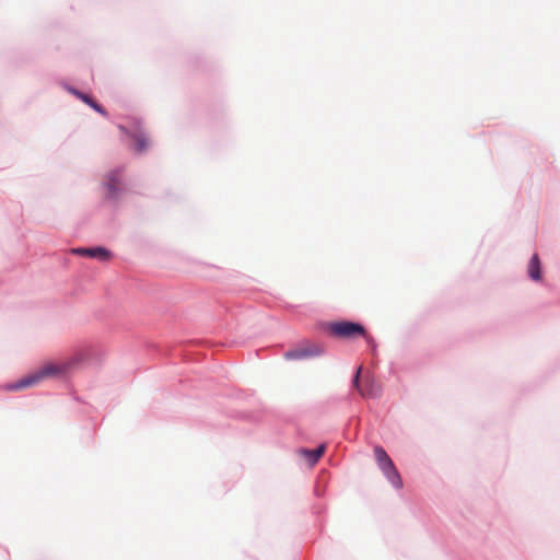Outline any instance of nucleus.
I'll use <instances>...</instances> for the list:
<instances>
[{"mask_svg": "<svg viewBox=\"0 0 560 560\" xmlns=\"http://www.w3.org/2000/svg\"><path fill=\"white\" fill-rule=\"evenodd\" d=\"M133 140L136 141V150L138 152H143L149 147V141L147 137L142 132H137L132 136Z\"/></svg>", "mask_w": 560, "mask_h": 560, "instance_id": "1a4fd4ad", "label": "nucleus"}, {"mask_svg": "<svg viewBox=\"0 0 560 560\" xmlns=\"http://www.w3.org/2000/svg\"><path fill=\"white\" fill-rule=\"evenodd\" d=\"M80 360V355H73L70 358L47 361L37 370L25 375L21 380L8 384L5 386V389L10 392L23 390L30 387H34L49 378L65 377L74 370V368L79 364Z\"/></svg>", "mask_w": 560, "mask_h": 560, "instance_id": "f257e3e1", "label": "nucleus"}, {"mask_svg": "<svg viewBox=\"0 0 560 560\" xmlns=\"http://www.w3.org/2000/svg\"><path fill=\"white\" fill-rule=\"evenodd\" d=\"M327 331L331 336L341 339H353L357 337H364L369 339V337L365 334V328L361 324L348 320H338L329 323L327 325Z\"/></svg>", "mask_w": 560, "mask_h": 560, "instance_id": "f03ea898", "label": "nucleus"}, {"mask_svg": "<svg viewBox=\"0 0 560 560\" xmlns=\"http://www.w3.org/2000/svg\"><path fill=\"white\" fill-rule=\"evenodd\" d=\"M116 175L117 173L116 172H113L108 175V179H107V183H106V187L108 189V194L113 197L116 196L117 191H118V186H119V183L118 180H116Z\"/></svg>", "mask_w": 560, "mask_h": 560, "instance_id": "9d476101", "label": "nucleus"}, {"mask_svg": "<svg viewBox=\"0 0 560 560\" xmlns=\"http://www.w3.org/2000/svg\"><path fill=\"white\" fill-rule=\"evenodd\" d=\"M72 253L80 255V256H88L91 258H96L101 261H106L112 257L110 253L104 247H93V248L79 247V248L72 249Z\"/></svg>", "mask_w": 560, "mask_h": 560, "instance_id": "39448f33", "label": "nucleus"}, {"mask_svg": "<svg viewBox=\"0 0 560 560\" xmlns=\"http://www.w3.org/2000/svg\"><path fill=\"white\" fill-rule=\"evenodd\" d=\"M90 106L93 107L96 112H98L101 114H105L102 106L100 104H97L96 102L92 101V104Z\"/></svg>", "mask_w": 560, "mask_h": 560, "instance_id": "f8f14e48", "label": "nucleus"}, {"mask_svg": "<svg viewBox=\"0 0 560 560\" xmlns=\"http://www.w3.org/2000/svg\"><path fill=\"white\" fill-rule=\"evenodd\" d=\"M325 452V445L322 444L315 450H302L301 453L308 459L311 464L317 463Z\"/></svg>", "mask_w": 560, "mask_h": 560, "instance_id": "6e6552de", "label": "nucleus"}, {"mask_svg": "<svg viewBox=\"0 0 560 560\" xmlns=\"http://www.w3.org/2000/svg\"><path fill=\"white\" fill-rule=\"evenodd\" d=\"M322 353V349L318 346H312L307 348L294 349L287 351L284 358L287 360H301L307 357L318 355Z\"/></svg>", "mask_w": 560, "mask_h": 560, "instance_id": "423d86ee", "label": "nucleus"}, {"mask_svg": "<svg viewBox=\"0 0 560 560\" xmlns=\"http://www.w3.org/2000/svg\"><path fill=\"white\" fill-rule=\"evenodd\" d=\"M75 95H77L79 98H81L84 103H86V104H89V105H91V104H92V101H93V100H92L89 95H85V94H83V93H81V92H75Z\"/></svg>", "mask_w": 560, "mask_h": 560, "instance_id": "9b49d317", "label": "nucleus"}, {"mask_svg": "<svg viewBox=\"0 0 560 560\" xmlns=\"http://www.w3.org/2000/svg\"><path fill=\"white\" fill-rule=\"evenodd\" d=\"M374 455L376 463L382 470V472L385 475L387 480L396 488L401 489L402 488V480L401 477L396 469L393 460L387 455L385 450L382 446H376L374 448Z\"/></svg>", "mask_w": 560, "mask_h": 560, "instance_id": "7ed1b4c3", "label": "nucleus"}, {"mask_svg": "<svg viewBox=\"0 0 560 560\" xmlns=\"http://www.w3.org/2000/svg\"><path fill=\"white\" fill-rule=\"evenodd\" d=\"M360 373H361V368L358 369L357 374L353 380V385L357 388V390L360 393V395L363 397L378 396L381 388L373 381H368L364 385H360V382H359Z\"/></svg>", "mask_w": 560, "mask_h": 560, "instance_id": "20e7f679", "label": "nucleus"}, {"mask_svg": "<svg viewBox=\"0 0 560 560\" xmlns=\"http://www.w3.org/2000/svg\"><path fill=\"white\" fill-rule=\"evenodd\" d=\"M528 275L535 281L541 279L540 261L537 254H535L528 262Z\"/></svg>", "mask_w": 560, "mask_h": 560, "instance_id": "0eeeda50", "label": "nucleus"}]
</instances>
